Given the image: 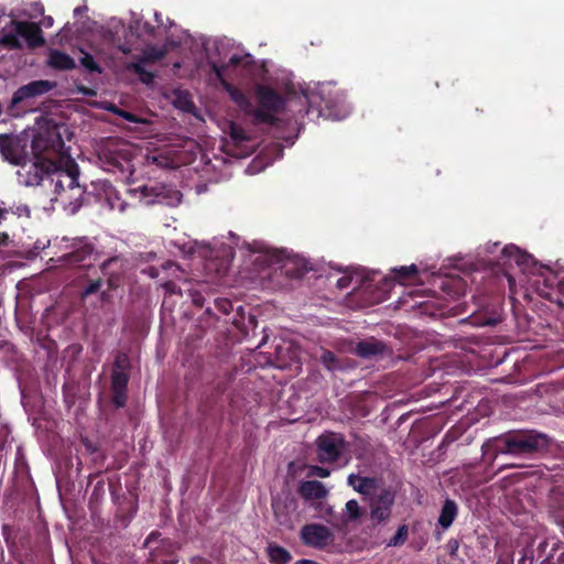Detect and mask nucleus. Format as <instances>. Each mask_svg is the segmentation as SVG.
Here are the masks:
<instances>
[{"label": "nucleus", "mask_w": 564, "mask_h": 564, "mask_svg": "<svg viewBox=\"0 0 564 564\" xmlns=\"http://www.w3.org/2000/svg\"><path fill=\"white\" fill-rule=\"evenodd\" d=\"M550 443V436L536 430H512L485 441L481 457L485 464H492L499 454L531 456L546 452Z\"/></svg>", "instance_id": "1"}, {"label": "nucleus", "mask_w": 564, "mask_h": 564, "mask_svg": "<svg viewBox=\"0 0 564 564\" xmlns=\"http://www.w3.org/2000/svg\"><path fill=\"white\" fill-rule=\"evenodd\" d=\"M78 164L69 156L64 160V167L57 172L56 177H51V186H54V200L64 209L74 215L83 206L85 186L78 183Z\"/></svg>", "instance_id": "2"}, {"label": "nucleus", "mask_w": 564, "mask_h": 564, "mask_svg": "<svg viewBox=\"0 0 564 564\" xmlns=\"http://www.w3.org/2000/svg\"><path fill=\"white\" fill-rule=\"evenodd\" d=\"M62 130H66L64 124L52 123L40 130L33 135L31 150L34 160L57 161L62 165L65 155V142Z\"/></svg>", "instance_id": "3"}, {"label": "nucleus", "mask_w": 564, "mask_h": 564, "mask_svg": "<svg viewBox=\"0 0 564 564\" xmlns=\"http://www.w3.org/2000/svg\"><path fill=\"white\" fill-rule=\"evenodd\" d=\"M23 37L29 48L34 50L45 44L41 26L32 21L11 20L0 34V46L9 51L22 48Z\"/></svg>", "instance_id": "4"}, {"label": "nucleus", "mask_w": 564, "mask_h": 564, "mask_svg": "<svg viewBox=\"0 0 564 564\" xmlns=\"http://www.w3.org/2000/svg\"><path fill=\"white\" fill-rule=\"evenodd\" d=\"M307 104L306 115H316L325 119L339 120L345 113L339 93L329 85H322L304 95Z\"/></svg>", "instance_id": "5"}, {"label": "nucleus", "mask_w": 564, "mask_h": 564, "mask_svg": "<svg viewBox=\"0 0 564 564\" xmlns=\"http://www.w3.org/2000/svg\"><path fill=\"white\" fill-rule=\"evenodd\" d=\"M131 361L126 352L119 351L110 376L111 403L117 409L124 408L128 401Z\"/></svg>", "instance_id": "6"}, {"label": "nucleus", "mask_w": 564, "mask_h": 564, "mask_svg": "<svg viewBox=\"0 0 564 564\" xmlns=\"http://www.w3.org/2000/svg\"><path fill=\"white\" fill-rule=\"evenodd\" d=\"M18 181L24 186L44 185L46 182L51 186V177H56L62 166L57 161L52 160H34L31 164L22 161L19 165Z\"/></svg>", "instance_id": "7"}, {"label": "nucleus", "mask_w": 564, "mask_h": 564, "mask_svg": "<svg viewBox=\"0 0 564 564\" xmlns=\"http://www.w3.org/2000/svg\"><path fill=\"white\" fill-rule=\"evenodd\" d=\"M392 477L389 469L381 470L379 474H367L359 471L348 476V484L358 494H395L388 480Z\"/></svg>", "instance_id": "8"}, {"label": "nucleus", "mask_w": 564, "mask_h": 564, "mask_svg": "<svg viewBox=\"0 0 564 564\" xmlns=\"http://www.w3.org/2000/svg\"><path fill=\"white\" fill-rule=\"evenodd\" d=\"M316 446L317 458L321 463H335L347 449V442L341 434L328 432L318 436Z\"/></svg>", "instance_id": "9"}, {"label": "nucleus", "mask_w": 564, "mask_h": 564, "mask_svg": "<svg viewBox=\"0 0 564 564\" xmlns=\"http://www.w3.org/2000/svg\"><path fill=\"white\" fill-rule=\"evenodd\" d=\"M72 251L63 254L58 261L61 265L84 267L85 262L94 257L96 260L98 252L94 243L87 237H76L72 240Z\"/></svg>", "instance_id": "10"}, {"label": "nucleus", "mask_w": 564, "mask_h": 564, "mask_svg": "<svg viewBox=\"0 0 564 564\" xmlns=\"http://www.w3.org/2000/svg\"><path fill=\"white\" fill-rule=\"evenodd\" d=\"M231 99L238 105V107L247 115L252 117L254 124L265 123L271 127H279L281 120L273 115L263 111L262 109H256L249 99V97L237 88L229 90Z\"/></svg>", "instance_id": "11"}, {"label": "nucleus", "mask_w": 564, "mask_h": 564, "mask_svg": "<svg viewBox=\"0 0 564 564\" xmlns=\"http://www.w3.org/2000/svg\"><path fill=\"white\" fill-rule=\"evenodd\" d=\"M55 86L56 84L54 82H50L46 79H37L19 87L11 98L9 110L12 111L21 102L51 91Z\"/></svg>", "instance_id": "12"}, {"label": "nucleus", "mask_w": 564, "mask_h": 564, "mask_svg": "<svg viewBox=\"0 0 564 564\" xmlns=\"http://www.w3.org/2000/svg\"><path fill=\"white\" fill-rule=\"evenodd\" d=\"M25 142L18 135L0 134V154L2 159L13 165H22L25 161Z\"/></svg>", "instance_id": "13"}, {"label": "nucleus", "mask_w": 564, "mask_h": 564, "mask_svg": "<svg viewBox=\"0 0 564 564\" xmlns=\"http://www.w3.org/2000/svg\"><path fill=\"white\" fill-rule=\"evenodd\" d=\"M301 539L304 544L322 550L334 541V534L329 528L323 524L312 523L302 528Z\"/></svg>", "instance_id": "14"}, {"label": "nucleus", "mask_w": 564, "mask_h": 564, "mask_svg": "<svg viewBox=\"0 0 564 564\" xmlns=\"http://www.w3.org/2000/svg\"><path fill=\"white\" fill-rule=\"evenodd\" d=\"M256 94L260 106L259 109H262L274 117H276V113L281 112L285 107V99L283 96L269 86L258 85Z\"/></svg>", "instance_id": "15"}, {"label": "nucleus", "mask_w": 564, "mask_h": 564, "mask_svg": "<svg viewBox=\"0 0 564 564\" xmlns=\"http://www.w3.org/2000/svg\"><path fill=\"white\" fill-rule=\"evenodd\" d=\"M143 198H149L147 204H165L171 205L173 200L180 202L182 194L163 184L144 185L141 187Z\"/></svg>", "instance_id": "16"}, {"label": "nucleus", "mask_w": 564, "mask_h": 564, "mask_svg": "<svg viewBox=\"0 0 564 564\" xmlns=\"http://www.w3.org/2000/svg\"><path fill=\"white\" fill-rule=\"evenodd\" d=\"M126 258L119 254L112 256L100 263L99 270L106 278L109 289H117L119 286V282L126 270Z\"/></svg>", "instance_id": "17"}, {"label": "nucleus", "mask_w": 564, "mask_h": 564, "mask_svg": "<svg viewBox=\"0 0 564 564\" xmlns=\"http://www.w3.org/2000/svg\"><path fill=\"white\" fill-rule=\"evenodd\" d=\"M276 263H281V272L292 279H300L308 271V262L297 254L278 256Z\"/></svg>", "instance_id": "18"}, {"label": "nucleus", "mask_w": 564, "mask_h": 564, "mask_svg": "<svg viewBox=\"0 0 564 564\" xmlns=\"http://www.w3.org/2000/svg\"><path fill=\"white\" fill-rule=\"evenodd\" d=\"M130 31L123 24H117L112 28L105 30L102 37L106 43L117 48L122 54H129L131 52V43L128 40Z\"/></svg>", "instance_id": "19"}, {"label": "nucleus", "mask_w": 564, "mask_h": 564, "mask_svg": "<svg viewBox=\"0 0 564 564\" xmlns=\"http://www.w3.org/2000/svg\"><path fill=\"white\" fill-rule=\"evenodd\" d=\"M502 257L514 261V263L524 272L531 271V269L536 265V262L531 254L514 245L505 246L502 249Z\"/></svg>", "instance_id": "20"}, {"label": "nucleus", "mask_w": 564, "mask_h": 564, "mask_svg": "<svg viewBox=\"0 0 564 564\" xmlns=\"http://www.w3.org/2000/svg\"><path fill=\"white\" fill-rule=\"evenodd\" d=\"M386 350V344L378 339L370 338L357 343L354 352L360 358L370 359L372 357L383 355Z\"/></svg>", "instance_id": "21"}, {"label": "nucleus", "mask_w": 564, "mask_h": 564, "mask_svg": "<svg viewBox=\"0 0 564 564\" xmlns=\"http://www.w3.org/2000/svg\"><path fill=\"white\" fill-rule=\"evenodd\" d=\"M47 65L55 70H72L76 68L75 59L59 50H52L50 52Z\"/></svg>", "instance_id": "22"}, {"label": "nucleus", "mask_w": 564, "mask_h": 564, "mask_svg": "<svg viewBox=\"0 0 564 564\" xmlns=\"http://www.w3.org/2000/svg\"><path fill=\"white\" fill-rule=\"evenodd\" d=\"M392 503L393 501L389 496H378V498L371 502V519L378 522L388 519Z\"/></svg>", "instance_id": "23"}, {"label": "nucleus", "mask_w": 564, "mask_h": 564, "mask_svg": "<svg viewBox=\"0 0 564 564\" xmlns=\"http://www.w3.org/2000/svg\"><path fill=\"white\" fill-rule=\"evenodd\" d=\"M457 511V505L453 500L446 499L438 517V524L444 530L448 529L455 520Z\"/></svg>", "instance_id": "24"}, {"label": "nucleus", "mask_w": 564, "mask_h": 564, "mask_svg": "<svg viewBox=\"0 0 564 564\" xmlns=\"http://www.w3.org/2000/svg\"><path fill=\"white\" fill-rule=\"evenodd\" d=\"M159 28L152 25L148 21L137 20L133 25L130 26V34L133 35V31L138 37L155 39Z\"/></svg>", "instance_id": "25"}, {"label": "nucleus", "mask_w": 564, "mask_h": 564, "mask_svg": "<svg viewBox=\"0 0 564 564\" xmlns=\"http://www.w3.org/2000/svg\"><path fill=\"white\" fill-rule=\"evenodd\" d=\"M104 280L101 278L91 279L85 281L79 290V299L86 301L91 295L98 294L104 286Z\"/></svg>", "instance_id": "26"}, {"label": "nucleus", "mask_w": 564, "mask_h": 564, "mask_svg": "<svg viewBox=\"0 0 564 564\" xmlns=\"http://www.w3.org/2000/svg\"><path fill=\"white\" fill-rule=\"evenodd\" d=\"M267 552L270 561L274 564H286L291 560V554L278 544L270 543Z\"/></svg>", "instance_id": "27"}, {"label": "nucleus", "mask_w": 564, "mask_h": 564, "mask_svg": "<svg viewBox=\"0 0 564 564\" xmlns=\"http://www.w3.org/2000/svg\"><path fill=\"white\" fill-rule=\"evenodd\" d=\"M166 51L162 47H158L155 45L147 46L142 55L139 58V62H142L144 64L147 63H154L160 59H162L165 56Z\"/></svg>", "instance_id": "28"}, {"label": "nucleus", "mask_w": 564, "mask_h": 564, "mask_svg": "<svg viewBox=\"0 0 564 564\" xmlns=\"http://www.w3.org/2000/svg\"><path fill=\"white\" fill-rule=\"evenodd\" d=\"M297 494H328L324 485L318 480L302 481Z\"/></svg>", "instance_id": "29"}, {"label": "nucleus", "mask_w": 564, "mask_h": 564, "mask_svg": "<svg viewBox=\"0 0 564 564\" xmlns=\"http://www.w3.org/2000/svg\"><path fill=\"white\" fill-rule=\"evenodd\" d=\"M395 273V278L401 282L404 283L409 280H412L417 274V268L415 264L411 265H403L400 268H395L392 270Z\"/></svg>", "instance_id": "30"}, {"label": "nucleus", "mask_w": 564, "mask_h": 564, "mask_svg": "<svg viewBox=\"0 0 564 564\" xmlns=\"http://www.w3.org/2000/svg\"><path fill=\"white\" fill-rule=\"evenodd\" d=\"M229 135L236 145L250 140L245 129L235 122H231L229 126Z\"/></svg>", "instance_id": "31"}, {"label": "nucleus", "mask_w": 564, "mask_h": 564, "mask_svg": "<svg viewBox=\"0 0 564 564\" xmlns=\"http://www.w3.org/2000/svg\"><path fill=\"white\" fill-rule=\"evenodd\" d=\"M143 64H144V63L139 62V61H138V62H135V63H132V64L130 65V67H129V68H130L131 70H133L137 75H139L140 80H141L143 84L149 85V84L153 83V80H154V74H153V73H151V72H149V70H147V69L144 68Z\"/></svg>", "instance_id": "32"}, {"label": "nucleus", "mask_w": 564, "mask_h": 564, "mask_svg": "<svg viewBox=\"0 0 564 564\" xmlns=\"http://www.w3.org/2000/svg\"><path fill=\"white\" fill-rule=\"evenodd\" d=\"M83 56L79 58L80 65L87 69L89 73H97L101 74L102 68L100 65L95 61L94 56L87 52L82 51Z\"/></svg>", "instance_id": "33"}, {"label": "nucleus", "mask_w": 564, "mask_h": 564, "mask_svg": "<svg viewBox=\"0 0 564 564\" xmlns=\"http://www.w3.org/2000/svg\"><path fill=\"white\" fill-rule=\"evenodd\" d=\"M184 286H187V294L192 299V302L197 307H203L205 304V297L199 290L193 289L191 283L185 281Z\"/></svg>", "instance_id": "34"}, {"label": "nucleus", "mask_w": 564, "mask_h": 564, "mask_svg": "<svg viewBox=\"0 0 564 564\" xmlns=\"http://www.w3.org/2000/svg\"><path fill=\"white\" fill-rule=\"evenodd\" d=\"M162 288L164 289L165 293L166 294H180V295H183L184 293H187V286H184L183 285H178L176 282L174 281H166L162 284Z\"/></svg>", "instance_id": "35"}, {"label": "nucleus", "mask_w": 564, "mask_h": 564, "mask_svg": "<svg viewBox=\"0 0 564 564\" xmlns=\"http://www.w3.org/2000/svg\"><path fill=\"white\" fill-rule=\"evenodd\" d=\"M408 539V527L401 525L395 535L389 541L388 546H399L402 545Z\"/></svg>", "instance_id": "36"}, {"label": "nucleus", "mask_w": 564, "mask_h": 564, "mask_svg": "<svg viewBox=\"0 0 564 564\" xmlns=\"http://www.w3.org/2000/svg\"><path fill=\"white\" fill-rule=\"evenodd\" d=\"M321 361L324 367L328 370H333L337 367V358L330 350H324L321 356Z\"/></svg>", "instance_id": "37"}, {"label": "nucleus", "mask_w": 564, "mask_h": 564, "mask_svg": "<svg viewBox=\"0 0 564 564\" xmlns=\"http://www.w3.org/2000/svg\"><path fill=\"white\" fill-rule=\"evenodd\" d=\"M545 286L552 289L554 285H557L558 290L564 293V281L558 280L557 275H555L552 271H550L549 276L544 279Z\"/></svg>", "instance_id": "38"}, {"label": "nucleus", "mask_w": 564, "mask_h": 564, "mask_svg": "<svg viewBox=\"0 0 564 564\" xmlns=\"http://www.w3.org/2000/svg\"><path fill=\"white\" fill-rule=\"evenodd\" d=\"M307 469V476L308 477H327L329 475V470L324 468V467H319V466H306L305 467Z\"/></svg>", "instance_id": "39"}, {"label": "nucleus", "mask_w": 564, "mask_h": 564, "mask_svg": "<svg viewBox=\"0 0 564 564\" xmlns=\"http://www.w3.org/2000/svg\"><path fill=\"white\" fill-rule=\"evenodd\" d=\"M215 306L224 314H229L232 311V303L227 299H216Z\"/></svg>", "instance_id": "40"}, {"label": "nucleus", "mask_w": 564, "mask_h": 564, "mask_svg": "<svg viewBox=\"0 0 564 564\" xmlns=\"http://www.w3.org/2000/svg\"><path fill=\"white\" fill-rule=\"evenodd\" d=\"M458 437V432L454 430H449L445 436L443 437V441L440 445V449H443L447 446H449L452 443H454Z\"/></svg>", "instance_id": "41"}, {"label": "nucleus", "mask_w": 564, "mask_h": 564, "mask_svg": "<svg viewBox=\"0 0 564 564\" xmlns=\"http://www.w3.org/2000/svg\"><path fill=\"white\" fill-rule=\"evenodd\" d=\"M346 509L349 513L350 519H356L360 514V509L356 500H350L346 503Z\"/></svg>", "instance_id": "42"}, {"label": "nucleus", "mask_w": 564, "mask_h": 564, "mask_svg": "<svg viewBox=\"0 0 564 564\" xmlns=\"http://www.w3.org/2000/svg\"><path fill=\"white\" fill-rule=\"evenodd\" d=\"M176 105L184 110H189L191 107H194L193 102L188 99L187 95L178 96Z\"/></svg>", "instance_id": "43"}, {"label": "nucleus", "mask_w": 564, "mask_h": 564, "mask_svg": "<svg viewBox=\"0 0 564 564\" xmlns=\"http://www.w3.org/2000/svg\"><path fill=\"white\" fill-rule=\"evenodd\" d=\"M83 444H84V446H85V448H86V451H87L88 453H90V454H97V455H99L101 458H104V455L99 454V449H98V447H97V446H96L91 441H89V440H87V438H86V440H84V441H83Z\"/></svg>", "instance_id": "44"}, {"label": "nucleus", "mask_w": 564, "mask_h": 564, "mask_svg": "<svg viewBox=\"0 0 564 564\" xmlns=\"http://www.w3.org/2000/svg\"><path fill=\"white\" fill-rule=\"evenodd\" d=\"M351 278L350 276H341L337 280V288L343 290L347 289L350 285Z\"/></svg>", "instance_id": "45"}, {"label": "nucleus", "mask_w": 564, "mask_h": 564, "mask_svg": "<svg viewBox=\"0 0 564 564\" xmlns=\"http://www.w3.org/2000/svg\"><path fill=\"white\" fill-rule=\"evenodd\" d=\"M110 290L111 289H106V290H100V292L98 293L99 294V299L102 303H109L111 301V294H110Z\"/></svg>", "instance_id": "46"}, {"label": "nucleus", "mask_w": 564, "mask_h": 564, "mask_svg": "<svg viewBox=\"0 0 564 564\" xmlns=\"http://www.w3.org/2000/svg\"><path fill=\"white\" fill-rule=\"evenodd\" d=\"M4 210L0 208V218L3 217ZM9 242V236L6 232H0V247L8 246Z\"/></svg>", "instance_id": "47"}, {"label": "nucleus", "mask_w": 564, "mask_h": 564, "mask_svg": "<svg viewBox=\"0 0 564 564\" xmlns=\"http://www.w3.org/2000/svg\"><path fill=\"white\" fill-rule=\"evenodd\" d=\"M119 113H120V116H121L122 118H124L126 120H128V121H130V122H139V119H138V118H137V116H135L134 113H132V112H129V111H124V110H122V111H120Z\"/></svg>", "instance_id": "48"}, {"label": "nucleus", "mask_w": 564, "mask_h": 564, "mask_svg": "<svg viewBox=\"0 0 564 564\" xmlns=\"http://www.w3.org/2000/svg\"><path fill=\"white\" fill-rule=\"evenodd\" d=\"M448 547H449L451 555H455L458 550V542L456 540L449 541Z\"/></svg>", "instance_id": "49"}, {"label": "nucleus", "mask_w": 564, "mask_h": 564, "mask_svg": "<svg viewBox=\"0 0 564 564\" xmlns=\"http://www.w3.org/2000/svg\"><path fill=\"white\" fill-rule=\"evenodd\" d=\"M104 487H105V482H104V481H98V482L96 484V486H95V488H94V490H93V492H91V494H93V495H96V494H100L99 491H102V492H104V491H105Z\"/></svg>", "instance_id": "50"}, {"label": "nucleus", "mask_w": 564, "mask_h": 564, "mask_svg": "<svg viewBox=\"0 0 564 564\" xmlns=\"http://www.w3.org/2000/svg\"><path fill=\"white\" fill-rule=\"evenodd\" d=\"M242 61V57L238 56V55H232L229 59V64L230 65H234V66H237L241 63Z\"/></svg>", "instance_id": "51"}, {"label": "nucleus", "mask_w": 564, "mask_h": 564, "mask_svg": "<svg viewBox=\"0 0 564 564\" xmlns=\"http://www.w3.org/2000/svg\"><path fill=\"white\" fill-rule=\"evenodd\" d=\"M42 24L45 26V28H50L53 25V18L52 17H45L43 18L42 20Z\"/></svg>", "instance_id": "52"}, {"label": "nucleus", "mask_w": 564, "mask_h": 564, "mask_svg": "<svg viewBox=\"0 0 564 564\" xmlns=\"http://www.w3.org/2000/svg\"><path fill=\"white\" fill-rule=\"evenodd\" d=\"M86 10H87V7H86V6H84V7H77V8H75V9H74V15H79V14H82V13H83L84 11H86Z\"/></svg>", "instance_id": "53"}, {"label": "nucleus", "mask_w": 564, "mask_h": 564, "mask_svg": "<svg viewBox=\"0 0 564 564\" xmlns=\"http://www.w3.org/2000/svg\"><path fill=\"white\" fill-rule=\"evenodd\" d=\"M149 274L152 276V278H155L158 275V270L155 268H150L149 269Z\"/></svg>", "instance_id": "54"}, {"label": "nucleus", "mask_w": 564, "mask_h": 564, "mask_svg": "<svg viewBox=\"0 0 564 564\" xmlns=\"http://www.w3.org/2000/svg\"><path fill=\"white\" fill-rule=\"evenodd\" d=\"M520 492H521L520 488H513V489L510 490L509 494L516 495V494H520Z\"/></svg>", "instance_id": "55"}, {"label": "nucleus", "mask_w": 564, "mask_h": 564, "mask_svg": "<svg viewBox=\"0 0 564 564\" xmlns=\"http://www.w3.org/2000/svg\"><path fill=\"white\" fill-rule=\"evenodd\" d=\"M480 325H494V322L490 319H487L486 322L480 323Z\"/></svg>", "instance_id": "56"}, {"label": "nucleus", "mask_w": 564, "mask_h": 564, "mask_svg": "<svg viewBox=\"0 0 564 564\" xmlns=\"http://www.w3.org/2000/svg\"><path fill=\"white\" fill-rule=\"evenodd\" d=\"M154 15H155L156 21H158L159 23H161V22H162V20L160 19V13L155 12V14H154Z\"/></svg>", "instance_id": "57"}, {"label": "nucleus", "mask_w": 564, "mask_h": 564, "mask_svg": "<svg viewBox=\"0 0 564 564\" xmlns=\"http://www.w3.org/2000/svg\"><path fill=\"white\" fill-rule=\"evenodd\" d=\"M293 467H294V463H290V464H289V470H292V469H293Z\"/></svg>", "instance_id": "58"}, {"label": "nucleus", "mask_w": 564, "mask_h": 564, "mask_svg": "<svg viewBox=\"0 0 564 564\" xmlns=\"http://www.w3.org/2000/svg\"><path fill=\"white\" fill-rule=\"evenodd\" d=\"M154 535H155V533H151V535L148 538L145 543H149L150 539H152V536H154Z\"/></svg>", "instance_id": "59"}, {"label": "nucleus", "mask_w": 564, "mask_h": 564, "mask_svg": "<svg viewBox=\"0 0 564 564\" xmlns=\"http://www.w3.org/2000/svg\"><path fill=\"white\" fill-rule=\"evenodd\" d=\"M513 279L511 276L508 278V282L511 283Z\"/></svg>", "instance_id": "60"}]
</instances>
